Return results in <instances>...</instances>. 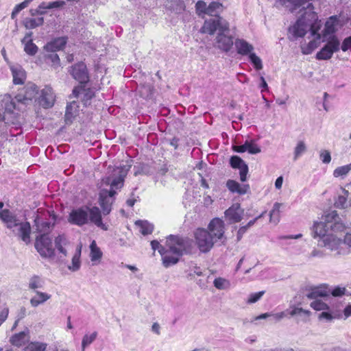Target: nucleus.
Listing matches in <instances>:
<instances>
[{"instance_id": "obj_1", "label": "nucleus", "mask_w": 351, "mask_h": 351, "mask_svg": "<svg viewBox=\"0 0 351 351\" xmlns=\"http://www.w3.org/2000/svg\"><path fill=\"white\" fill-rule=\"evenodd\" d=\"M225 224L219 218H215L210 221L208 230L197 228L194 232L195 243L199 250L202 253H207L217 243L223 244L226 240L224 235Z\"/></svg>"}, {"instance_id": "obj_2", "label": "nucleus", "mask_w": 351, "mask_h": 351, "mask_svg": "<svg viewBox=\"0 0 351 351\" xmlns=\"http://www.w3.org/2000/svg\"><path fill=\"white\" fill-rule=\"evenodd\" d=\"M67 221L69 223L77 226H82L91 222L103 230L108 229V226L102 222L101 211L96 206H82L73 209L67 217Z\"/></svg>"}, {"instance_id": "obj_3", "label": "nucleus", "mask_w": 351, "mask_h": 351, "mask_svg": "<svg viewBox=\"0 0 351 351\" xmlns=\"http://www.w3.org/2000/svg\"><path fill=\"white\" fill-rule=\"evenodd\" d=\"M346 228L342 219L339 216L336 210H332L326 213L322 217L321 221H315L312 228V236L314 239L318 238L322 241L325 237H328L329 230L332 232H341Z\"/></svg>"}, {"instance_id": "obj_4", "label": "nucleus", "mask_w": 351, "mask_h": 351, "mask_svg": "<svg viewBox=\"0 0 351 351\" xmlns=\"http://www.w3.org/2000/svg\"><path fill=\"white\" fill-rule=\"evenodd\" d=\"M222 4L218 2H212L206 9V14L211 16L210 19H206L202 27L203 33H207L210 35L213 34L217 28L222 30L228 29V22L219 16L222 11Z\"/></svg>"}, {"instance_id": "obj_5", "label": "nucleus", "mask_w": 351, "mask_h": 351, "mask_svg": "<svg viewBox=\"0 0 351 351\" xmlns=\"http://www.w3.org/2000/svg\"><path fill=\"white\" fill-rule=\"evenodd\" d=\"M0 219L9 229L17 228V235L26 244L30 242L31 226L29 222H22L8 209L0 210Z\"/></svg>"}, {"instance_id": "obj_6", "label": "nucleus", "mask_w": 351, "mask_h": 351, "mask_svg": "<svg viewBox=\"0 0 351 351\" xmlns=\"http://www.w3.org/2000/svg\"><path fill=\"white\" fill-rule=\"evenodd\" d=\"M123 185V177L120 176L112 181L109 191H101L99 194V204L104 215L110 213L112 204V197L117 193V190L120 189Z\"/></svg>"}, {"instance_id": "obj_7", "label": "nucleus", "mask_w": 351, "mask_h": 351, "mask_svg": "<svg viewBox=\"0 0 351 351\" xmlns=\"http://www.w3.org/2000/svg\"><path fill=\"white\" fill-rule=\"evenodd\" d=\"M322 41L326 43L317 53L315 58L318 60H330L335 53L340 50V40L337 36L330 35Z\"/></svg>"}, {"instance_id": "obj_8", "label": "nucleus", "mask_w": 351, "mask_h": 351, "mask_svg": "<svg viewBox=\"0 0 351 351\" xmlns=\"http://www.w3.org/2000/svg\"><path fill=\"white\" fill-rule=\"evenodd\" d=\"M190 246V241L186 237L171 234L167 238V249L172 254L181 256L189 251Z\"/></svg>"}, {"instance_id": "obj_9", "label": "nucleus", "mask_w": 351, "mask_h": 351, "mask_svg": "<svg viewBox=\"0 0 351 351\" xmlns=\"http://www.w3.org/2000/svg\"><path fill=\"white\" fill-rule=\"evenodd\" d=\"M35 248L44 258H51L55 254V250L53 247L51 239L46 234L37 237L35 242Z\"/></svg>"}, {"instance_id": "obj_10", "label": "nucleus", "mask_w": 351, "mask_h": 351, "mask_svg": "<svg viewBox=\"0 0 351 351\" xmlns=\"http://www.w3.org/2000/svg\"><path fill=\"white\" fill-rule=\"evenodd\" d=\"M343 241L333 234H328V237H324L322 241H318V245L324 247L330 251H335L337 254H342L341 250Z\"/></svg>"}, {"instance_id": "obj_11", "label": "nucleus", "mask_w": 351, "mask_h": 351, "mask_svg": "<svg viewBox=\"0 0 351 351\" xmlns=\"http://www.w3.org/2000/svg\"><path fill=\"white\" fill-rule=\"evenodd\" d=\"M217 30H219V33L216 37L217 47L224 51H229L234 43L233 38L228 35L229 25L228 24V29L226 30H222L219 28H217Z\"/></svg>"}, {"instance_id": "obj_12", "label": "nucleus", "mask_w": 351, "mask_h": 351, "mask_svg": "<svg viewBox=\"0 0 351 351\" xmlns=\"http://www.w3.org/2000/svg\"><path fill=\"white\" fill-rule=\"evenodd\" d=\"M56 95L50 86H46L40 90V95L38 98L40 106L44 108H51L55 102Z\"/></svg>"}, {"instance_id": "obj_13", "label": "nucleus", "mask_w": 351, "mask_h": 351, "mask_svg": "<svg viewBox=\"0 0 351 351\" xmlns=\"http://www.w3.org/2000/svg\"><path fill=\"white\" fill-rule=\"evenodd\" d=\"M243 210L240 204H234L225 211V216L230 223L240 222L243 219Z\"/></svg>"}, {"instance_id": "obj_14", "label": "nucleus", "mask_w": 351, "mask_h": 351, "mask_svg": "<svg viewBox=\"0 0 351 351\" xmlns=\"http://www.w3.org/2000/svg\"><path fill=\"white\" fill-rule=\"evenodd\" d=\"M71 75L80 83L84 84L88 81V75L86 64L81 62L75 64L71 69Z\"/></svg>"}, {"instance_id": "obj_15", "label": "nucleus", "mask_w": 351, "mask_h": 351, "mask_svg": "<svg viewBox=\"0 0 351 351\" xmlns=\"http://www.w3.org/2000/svg\"><path fill=\"white\" fill-rule=\"evenodd\" d=\"M230 164L232 168L239 169L240 180L245 182L248 172V167L245 162L239 156H233L230 159Z\"/></svg>"}, {"instance_id": "obj_16", "label": "nucleus", "mask_w": 351, "mask_h": 351, "mask_svg": "<svg viewBox=\"0 0 351 351\" xmlns=\"http://www.w3.org/2000/svg\"><path fill=\"white\" fill-rule=\"evenodd\" d=\"M10 69L13 77V83L14 84H23L26 79V73L23 67L19 64H10Z\"/></svg>"}, {"instance_id": "obj_17", "label": "nucleus", "mask_w": 351, "mask_h": 351, "mask_svg": "<svg viewBox=\"0 0 351 351\" xmlns=\"http://www.w3.org/2000/svg\"><path fill=\"white\" fill-rule=\"evenodd\" d=\"M64 5L65 1L62 0H58L53 2L43 1L38 6L37 9L35 10L34 12L32 13V14L34 15L35 14H37L39 15H43L46 13V10L60 8ZM32 12L33 11L32 10Z\"/></svg>"}, {"instance_id": "obj_18", "label": "nucleus", "mask_w": 351, "mask_h": 351, "mask_svg": "<svg viewBox=\"0 0 351 351\" xmlns=\"http://www.w3.org/2000/svg\"><path fill=\"white\" fill-rule=\"evenodd\" d=\"M314 38L308 43H303L300 45L301 51L304 55H309L317 49L320 44L321 34L317 32L315 36H312Z\"/></svg>"}, {"instance_id": "obj_19", "label": "nucleus", "mask_w": 351, "mask_h": 351, "mask_svg": "<svg viewBox=\"0 0 351 351\" xmlns=\"http://www.w3.org/2000/svg\"><path fill=\"white\" fill-rule=\"evenodd\" d=\"M234 45L237 52L241 56H249L254 51L253 45L242 38L236 39Z\"/></svg>"}, {"instance_id": "obj_20", "label": "nucleus", "mask_w": 351, "mask_h": 351, "mask_svg": "<svg viewBox=\"0 0 351 351\" xmlns=\"http://www.w3.org/2000/svg\"><path fill=\"white\" fill-rule=\"evenodd\" d=\"M72 95L74 97H80L84 106H87L89 104V101L94 95L92 90L90 89H84L81 86L74 88Z\"/></svg>"}, {"instance_id": "obj_21", "label": "nucleus", "mask_w": 351, "mask_h": 351, "mask_svg": "<svg viewBox=\"0 0 351 351\" xmlns=\"http://www.w3.org/2000/svg\"><path fill=\"white\" fill-rule=\"evenodd\" d=\"M80 106L75 101H71L67 105L65 112V122L70 124L74 119L79 114Z\"/></svg>"}, {"instance_id": "obj_22", "label": "nucleus", "mask_w": 351, "mask_h": 351, "mask_svg": "<svg viewBox=\"0 0 351 351\" xmlns=\"http://www.w3.org/2000/svg\"><path fill=\"white\" fill-rule=\"evenodd\" d=\"M160 254L162 256V264L164 267L167 268L176 264L180 256L179 255L172 254V252L168 249H166L165 251L160 249Z\"/></svg>"}, {"instance_id": "obj_23", "label": "nucleus", "mask_w": 351, "mask_h": 351, "mask_svg": "<svg viewBox=\"0 0 351 351\" xmlns=\"http://www.w3.org/2000/svg\"><path fill=\"white\" fill-rule=\"evenodd\" d=\"M32 32H29L25 34L21 42L24 45V51L29 56H34L37 53L38 47L33 43Z\"/></svg>"}, {"instance_id": "obj_24", "label": "nucleus", "mask_w": 351, "mask_h": 351, "mask_svg": "<svg viewBox=\"0 0 351 351\" xmlns=\"http://www.w3.org/2000/svg\"><path fill=\"white\" fill-rule=\"evenodd\" d=\"M226 186L230 192L239 195L246 194L250 189L248 184L241 185L238 182L233 180H228L226 182Z\"/></svg>"}, {"instance_id": "obj_25", "label": "nucleus", "mask_w": 351, "mask_h": 351, "mask_svg": "<svg viewBox=\"0 0 351 351\" xmlns=\"http://www.w3.org/2000/svg\"><path fill=\"white\" fill-rule=\"evenodd\" d=\"M66 42V37H59L48 43L45 46V49L47 51L56 52L62 49L65 47Z\"/></svg>"}, {"instance_id": "obj_26", "label": "nucleus", "mask_w": 351, "mask_h": 351, "mask_svg": "<svg viewBox=\"0 0 351 351\" xmlns=\"http://www.w3.org/2000/svg\"><path fill=\"white\" fill-rule=\"evenodd\" d=\"M16 101H22L21 95H18L14 99L12 98L10 96H5L3 100L5 112L12 113L15 109H19V108L16 106Z\"/></svg>"}, {"instance_id": "obj_27", "label": "nucleus", "mask_w": 351, "mask_h": 351, "mask_svg": "<svg viewBox=\"0 0 351 351\" xmlns=\"http://www.w3.org/2000/svg\"><path fill=\"white\" fill-rule=\"evenodd\" d=\"M34 293L35 295L29 300L31 306L34 308L44 304L51 298L50 294L45 292L35 291Z\"/></svg>"}, {"instance_id": "obj_28", "label": "nucleus", "mask_w": 351, "mask_h": 351, "mask_svg": "<svg viewBox=\"0 0 351 351\" xmlns=\"http://www.w3.org/2000/svg\"><path fill=\"white\" fill-rule=\"evenodd\" d=\"M330 294L327 288L324 287H316L311 288L306 293V297L310 300H317L319 298H325Z\"/></svg>"}, {"instance_id": "obj_29", "label": "nucleus", "mask_w": 351, "mask_h": 351, "mask_svg": "<svg viewBox=\"0 0 351 351\" xmlns=\"http://www.w3.org/2000/svg\"><path fill=\"white\" fill-rule=\"evenodd\" d=\"M29 330L26 328L25 330L12 335L10 341L13 346L20 347L29 339Z\"/></svg>"}, {"instance_id": "obj_30", "label": "nucleus", "mask_w": 351, "mask_h": 351, "mask_svg": "<svg viewBox=\"0 0 351 351\" xmlns=\"http://www.w3.org/2000/svg\"><path fill=\"white\" fill-rule=\"evenodd\" d=\"M338 24V19L336 16H330L326 22L325 27L323 30V36L326 38L328 35L332 34L336 32Z\"/></svg>"}, {"instance_id": "obj_31", "label": "nucleus", "mask_w": 351, "mask_h": 351, "mask_svg": "<svg viewBox=\"0 0 351 351\" xmlns=\"http://www.w3.org/2000/svg\"><path fill=\"white\" fill-rule=\"evenodd\" d=\"M38 93V88L36 84H29L25 87V93L22 96L21 103L26 104L27 101L35 98Z\"/></svg>"}, {"instance_id": "obj_32", "label": "nucleus", "mask_w": 351, "mask_h": 351, "mask_svg": "<svg viewBox=\"0 0 351 351\" xmlns=\"http://www.w3.org/2000/svg\"><path fill=\"white\" fill-rule=\"evenodd\" d=\"M90 261L93 263V265H97L101 260L103 253L97 247L95 241H93L90 245Z\"/></svg>"}, {"instance_id": "obj_33", "label": "nucleus", "mask_w": 351, "mask_h": 351, "mask_svg": "<svg viewBox=\"0 0 351 351\" xmlns=\"http://www.w3.org/2000/svg\"><path fill=\"white\" fill-rule=\"evenodd\" d=\"M349 192L344 189H341V193L338 195L337 199L335 202V206L337 208H346L350 205L348 201Z\"/></svg>"}, {"instance_id": "obj_34", "label": "nucleus", "mask_w": 351, "mask_h": 351, "mask_svg": "<svg viewBox=\"0 0 351 351\" xmlns=\"http://www.w3.org/2000/svg\"><path fill=\"white\" fill-rule=\"evenodd\" d=\"M34 223L36 226V230L39 232L45 234L47 232L51 226V223L48 221H44L43 218L38 215L34 219Z\"/></svg>"}, {"instance_id": "obj_35", "label": "nucleus", "mask_w": 351, "mask_h": 351, "mask_svg": "<svg viewBox=\"0 0 351 351\" xmlns=\"http://www.w3.org/2000/svg\"><path fill=\"white\" fill-rule=\"evenodd\" d=\"M67 239L64 235H58L55 239V246L59 253H60L64 257L66 256L67 252L64 247L67 244Z\"/></svg>"}, {"instance_id": "obj_36", "label": "nucleus", "mask_w": 351, "mask_h": 351, "mask_svg": "<svg viewBox=\"0 0 351 351\" xmlns=\"http://www.w3.org/2000/svg\"><path fill=\"white\" fill-rule=\"evenodd\" d=\"M135 225L139 228L140 232L143 235L152 234L154 230V226L147 221L138 220Z\"/></svg>"}, {"instance_id": "obj_37", "label": "nucleus", "mask_w": 351, "mask_h": 351, "mask_svg": "<svg viewBox=\"0 0 351 351\" xmlns=\"http://www.w3.org/2000/svg\"><path fill=\"white\" fill-rule=\"evenodd\" d=\"M45 285V280L40 276L34 275L30 278L28 283V287L29 289L38 291V289L43 288Z\"/></svg>"}, {"instance_id": "obj_38", "label": "nucleus", "mask_w": 351, "mask_h": 351, "mask_svg": "<svg viewBox=\"0 0 351 351\" xmlns=\"http://www.w3.org/2000/svg\"><path fill=\"white\" fill-rule=\"evenodd\" d=\"M81 256V247L77 249L75 254L72 258V263L71 265L68 267V269L72 271H77L80 269L81 266L80 261Z\"/></svg>"}, {"instance_id": "obj_39", "label": "nucleus", "mask_w": 351, "mask_h": 351, "mask_svg": "<svg viewBox=\"0 0 351 351\" xmlns=\"http://www.w3.org/2000/svg\"><path fill=\"white\" fill-rule=\"evenodd\" d=\"M282 204L278 202H276L274 204L273 208L269 213V221L271 223L277 224L280 221V207Z\"/></svg>"}, {"instance_id": "obj_40", "label": "nucleus", "mask_w": 351, "mask_h": 351, "mask_svg": "<svg viewBox=\"0 0 351 351\" xmlns=\"http://www.w3.org/2000/svg\"><path fill=\"white\" fill-rule=\"evenodd\" d=\"M47 344L39 341L29 342L25 347V351H45Z\"/></svg>"}, {"instance_id": "obj_41", "label": "nucleus", "mask_w": 351, "mask_h": 351, "mask_svg": "<svg viewBox=\"0 0 351 351\" xmlns=\"http://www.w3.org/2000/svg\"><path fill=\"white\" fill-rule=\"evenodd\" d=\"M24 25L27 29H34L41 26L44 23V19L39 17L37 19L27 18L24 20Z\"/></svg>"}, {"instance_id": "obj_42", "label": "nucleus", "mask_w": 351, "mask_h": 351, "mask_svg": "<svg viewBox=\"0 0 351 351\" xmlns=\"http://www.w3.org/2000/svg\"><path fill=\"white\" fill-rule=\"evenodd\" d=\"M97 337V332H93L90 334H85L82 340V351H85L86 348L96 339Z\"/></svg>"}, {"instance_id": "obj_43", "label": "nucleus", "mask_w": 351, "mask_h": 351, "mask_svg": "<svg viewBox=\"0 0 351 351\" xmlns=\"http://www.w3.org/2000/svg\"><path fill=\"white\" fill-rule=\"evenodd\" d=\"M351 171V163L337 167L333 171V176L335 178H343Z\"/></svg>"}, {"instance_id": "obj_44", "label": "nucleus", "mask_w": 351, "mask_h": 351, "mask_svg": "<svg viewBox=\"0 0 351 351\" xmlns=\"http://www.w3.org/2000/svg\"><path fill=\"white\" fill-rule=\"evenodd\" d=\"M215 287L219 290L227 289L230 287V282L223 278H216L213 281Z\"/></svg>"}, {"instance_id": "obj_45", "label": "nucleus", "mask_w": 351, "mask_h": 351, "mask_svg": "<svg viewBox=\"0 0 351 351\" xmlns=\"http://www.w3.org/2000/svg\"><path fill=\"white\" fill-rule=\"evenodd\" d=\"M306 151V146L304 141H299L294 149V160H298Z\"/></svg>"}, {"instance_id": "obj_46", "label": "nucleus", "mask_w": 351, "mask_h": 351, "mask_svg": "<svg viewBox=\"0 0 351 351\" xmlns=\"http://www.w3.org/2000/svg\"><path fill=\"white\" fill-rule=\"evenodd\" d=\"M245 145L247 147V152L251 154H256L261 152V148L255 144V141L254 140L246 141Z\"/></svg>"}, {"instance_id": "obj_47", "label": "nucleus", "mask_w": 351, "mask_h": 351, "mask_svg": "<svg viewBox=\"0 0 351 351\" xmlns=\"http://www.w3.org/2000/svg\"><path fill=\"white\" fill-rule=\"evenodd\" d=\"M249 59L256 70H261L263 69V63L261 59L254 53L252 52L249 55Z\"/></svg>"}, {"instance_id": "obj_48", "label": "nucleus", "mask_w": 351, "mask_h": 351, "mask_svg": "<svg viewBox=\"0 0 351 351\" xmlns=\"http://www.w3.org/2000/svg\"><path fill=\"white\" fill-rule=\"evenodd\" d=\"M311 307L315 311L328 309V306L319 299L314 300L310 304Z\"/></svg>"}, {"instance_id": "obj_49", "label": "nucleus", "mask_w": 351, "mask_h": 351, "mask_svg": "<svg viewBox=\"0 0 351 351\" xmlns=\"http://www.w3.org/2000/svg\"><path fill=\"white\" fill-rule=\"evenodd\" d=\"M32 0H25L22 3L16 5L12 12V18L14 19L22 10L27 8Z\"/></svg>"}, {"instance_id": "obj_50", "label": "nucleus", "mask_w": 351, "mask_h": 351, "mask_svg": "<svg viewBox=\"0 0 351 351\" xmlns=\"http://www.w3.org/2000/svg\"><path fill=\"white\" fill-rule=\"evenodd\" d=\"M139 94L142 97L147 98L152 95V88L150 86H143L139 87Z\"/></svg>"}, {"instance_id": "obj_51", "label": "nucleus", "mask_w": 351, "mask_h": 351, "mask_svg": "<svg viewBox=\"0 0 351 351\" xmlns=\"http://www.w3.org/2000/svg\"><path fill=\"white\" fill-rule=\"evenodd\" d=\"M319 158L324 164H328L331 161L330 153L328 150H322L319 154Z\"/></svg>"}, {"instance_id": "obj_52", "label": "nucleus", "mask_w": 351, "mask_h": 351, "mask_svg": "<svg viewBox=\"0 0 351 351\" xmlns=\"http://www.w3.org/2000/svg\"><path fill=\"white\" fill-rule=\"evenodd\" d=\"M264 293H265L264 291L252 293L247 300V302L250 304L256 302L258 300H259L261 299V298L263 295Z\"/></svg>"}, {"instance_id": "obj_53", "label": "nucleus", "mask_w": 351, "mask_h": 351, "mask_svg": "<svg viewBox=\"0 0 351 351\" xmlns=\"http://www.w3.org/2000/svg\"><path fill=\"white\" fill-rule=\"evenodd\" d=\"M287 315H288V310H287L285 311H282L280 313H271V317H272L276 322H280L283 318L287 317Z\"/></svg>"}, {"instance_id": "obj_54", "label": "nucleus", "mask_w": 351, "mask_h": 351, "mask_svg": "<svg viewBox=\"0 0 351 351\" xmlns=\"http://www.w3.org/2000/svg\"><path fill=\"white\" fill-rule=\"evenodd\" d=\"M197 12L199 14L201 13L206 14L207 6L204 1H198L195 5Z\"/></svg>"}, {"instance_id": "obj_55", "label": "nucleus", "mask_w": 351, "mask_h": 351, "mask_svg": "<svg viewBox=\"0 0 351 351\" xmlns=\"http://www.w3.org/2000/svg\"><path fill=\"white\" fill-rule=\"evenodd\" d=\"M351 48V36L346 38L341 45L340 44V49L343 51H346Z\"/></svg>"}, {"instance_id": "obj_56", "label": "nucleus", "mask_w": 351, "mask_h": 351, "mask_svg": "<svg viewBox=\"0 0 351 351\" xmlns=\"http://www.w3.org/2000/svg\"><path fill=\"white\" fill-rule=\"evenodd\" d=\"M300 313H304L305 315H308L310 312L308 310H304L302 308H298V307L294 308L290 312L288 311V315L289 314L291 316H294L296 315H299Z\"/></svg>"}, {"instance_id": "obj_57", "label": "nucleus", "mask_w": 351, "mask_h": 351, "mask_svg": "<svg viewBox=\"0 0 351 351\" xmlns=\"http://www.w3.org/2000/svg\"><path fill=\"white\" fill-rule=\"evenodd\" d=\"M346 288L345 287H335L332 291L331 294L335 297H339L345 294Z\"/></svg>"}, {"instance_id": "obj_58", "label": "nucleus", "mask_w": 351, "mask_h": 351, "mask_svg": "<svg viewBox=\"0 0 351 351\" xmlns=\"http://www.w3.org/2000/svg\"><path fill=\"white\" fill-rule=\"evenodd\" d=\"M193 274H195L198 276H200L202 275V269L197 266V265H193L190 267V276H193Z\"/></svg>"}, {"instance_id": "obj_59", "label": "nucleus", "mask_w": 351, "mask_h": 351, "mask_svg": "<svg viewBox=\"0 0 351 351\" xmlns=\"http://www.w3.org/2000/svg\"><path fill=\"white\" fill-rule=\"evenodd\" d=\"M9 314V309L6 307L0 311V326L7 319Z\"/></svg>"}, {"instance_id": "obj_60", "label": "nucleus", "mask_w": 351, "mask_h": 351, "mask_svg": "<svg viewBox=\"0 0 351 351\" xmlns=\"http://www.w3.org/2000/svg\"><path fill=\"white\" fill-rule=\"evenodd\" d=\"M47 58L50 60V61L53 63V66H59L60 64V58L58 54L51 53L47 56Z\"/></svg>"}, {"instance_id": "obj_61", "label": "nucleus", "mask_w": 351, "mask_h": 351, "mask_svg": "<svg viewBox=\"0 0 351 351\" xmlns=\"http://www.w3.org/2000/svg\"><path fill=\"white\" fill-rule=\"evenodd\" d=\"M151 246L154 251H156V250H158L159 253H160V249H162L163 251H165V250L167 249L165 247L162 246L159 243V242L156 240H154V241H151Z\"/></svg>"}, {"instance_id": "obj_62", "label": "nucleus", "mask_w": 351, "mask_h": 351, "mask_svg": "<svg viewBox=\"0 0 351 351\" xmlns=\"http://www.w3.org/2000/svg\"><path fill=\"white\" fill-rule=\"evenodd\" d=\"M233 150L238 153H243L245 152H247L245 142L243 145L234 146Z\"/></svg>"}, {"instance_id": "obj_63", "label": "nucleus", "mask_w": 351, "mask_h": 351, "mask_svg": "<svg viewBox=\"0 0 351 351\" xmlns=\"http://www.w3.org/2000/svg\"><path fill=\"white\" fill-rule=\"evenodd\" d=\"M248 229L245 226H241L239 230L237 231V241H240L243 234L247 232Z\"/></svg>"}, {"instance_id": "obj_64", "label": "nucleus", "mask_w": 351, "mask_h": 351, "mask_svg": "<svg viewBox=\"0 0 351 351\" xmlns=\"http://www.w3.org/2000/svg\"><path fill=\"white\" fill-rule=\"evenodd\" d=\"M343 244H346L349 247H351V233H347L345 235Z\"/></svg>"}]
</instances>
